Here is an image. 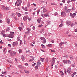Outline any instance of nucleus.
Returning a JSON list of instances; mask_svg holds the SVG:
<instances>
[{"mask_svg":"<svg viewBox=\"0 0 77 77\" xmlns=\"http://www.w3.org/2000/svg\"><path fill=\"white\" fill-rule=\"evenodd\" d=\"M63 25V24L61 23L60 25H59V26L60 27H62Z\"/></svg>","mask_w":77,"mask_h":77,"instance_id":"obj_37","label":"nucleus"},{"mask_svg":"<svg viewBox=\"0 0 77 77\" xmlns=\"http://www.w3.org/2000/svg\"><path fill=\"white\" fill-rule=\"evenodd\" d=\"M22 52H23V51L21 49H19V53H22Z\"/></svg>","mask_w":77,"mask_h":77,"instance_id":"obj_27","label":"nucleus"},{"mask_svg":"<svg viewBox=\"0 0 77 77\" xmlns=\"http://www.w3.org/2000/svg\"><path fill=\"white\" fill-rule=\"evenodd\" d=\"M64 9H65V11H67V10H68V8L66 6H65Z\"/></svg>","mask_w":77,"mask_h":77,"instance_id":"obj_26","label":"nucleus"},{"mask_svg":"<svg viewBox=\"0 0 77 77\" xmlns=\"http://www.w3.org/2000/svg\"><path fill=\"white\" fill-rule=\"evenodd\" d=\"M17 3H19L17 4V6H19L20 5H21V2H22V1L21 0H17Z\"/></svg>","mask_w":77,"mask_h":77,"instance_id":"obj_2","label":"nucleus"},{"mask_svg":"<svg viewBox=\"0 0 77 77\" xmlns=\"http://www.w3.org/2000/svg\"><path fill=\"white\" fill-rule=\"evenodd\" d=\"M42 24H41V25H39V26H38V27H42Z\"/></svg>","mask_w":77,"mask_h":77,"instance_id":"obj_41","label":"nucleus"},{"mask_svg":"<svg viewBox=\"0 0 77 77\" xmlns=\"http://www.w3.org/2000/svg\"><path fill=\"white\" fill-rule=\"evenodd\" d=\"M25 73H26V74H29V71H25Z\"/></svg>","mask_w":77,"mask_h":77,"instance_id":"obj_35","label":"nucleus"},{"mask_svg":"<svg viewBox=\"0 0 77 77\" xmlns=\"http://www.w3.org/2000/svg\"><path fill=\"white\" fill-rule=\"evenodd\" d=\"M76 15V14L75 13H73L72 14V18H74L75 16Z\"/></svg>","mask_w":77,"mask_h":77,"instance_id":"obj_17","label":"nucleus"},{"mask_svg":"<svg viewBox=\"0 0 77 77\" xmlns=\"http://www.w3.org/2000/svg\"><path fill=\"white\" fill-rule=\"evenodd\" d=\"M30 53V50H26V53Z\"/></svg>","mask_w":77,"mask_h":77,"instance_id":"obj_36","label":"nucleus"},{"mask_svg":"<svg viewBox=\"0 0 77 77\" xmlns=\"http://www.w3.org/2000/svg\"><path fill=\"white\" fill-rule=\"evenodd\" d=\"M21 59H22V60H23V61H24V57L23 56H22Z\"/></svg>","mask_w":77,"mask_h":77,"instance_id":"obj_24","label":"nucleus"},{"mask_svg":"<svg viewBox=\"0 0 77 77\" xmlns=\"http://www.w3.org/2000/svg\"><path fill=\"white\" fill-rule=\"evenodd\" d=\"M29 18V17L28 16H26L23 17V20L24 21H26V20H27V18Z\"/></svg>","mask_w":77,"mask_h":77,"instance_id":"obj_6","label":"nucleus"},{"mask_svg":"<svg viewBox=\"0 0 77 77\" xmlns=\"http://www.w3.org/2000/svg\"><path fill=\"white\" fill-rule=\"evenodd\" d=\"M66 23L67 25V26H69V25H70V24H71V22L69 21H67L66 22Z\"/></svg>","mask_w":77,"mask_h":77,"instance_id":"obj_11","label":"nucleus"},{"mask_svg":"<svg viewBox=\"0 0 77 77\" xmlns=\"http://www.w3.org/2000/svg\"><path fill=\"white\" fill-rule=\"evenodd\" d=\"M57 14H58L57 12H55V13L54 14L55 15H57Z\"/></svg>","mask_w":77,"mask_h":77,"instance_id":"obj_50","label":"nucleus"},{"mask_svg":"<svg viewBox=\"0 0 77 77\" xmlns=\"http://www.w3.org/2000/svg\"><path fill=\"white\" fill-rule=\"evenodd\" d=\"M69 57L71 60H72V59H73V57H72V56L70 55Z\"/></svg>","mask_w":77,"mask_h":77,"instance_id":"obj_25","label":"nucleus"},{"mask_svg":"<svg viewBox=\"0 0 77 77\" xmlns=\"http://www.w3.org/2000/svg\"><path fill=\"white\" fill-rule=\"evenodd\" d=\"M41 39H42V40H43V44H45L46 42V40H45V38L44 37H42L41 38Z\"/></svg>","mask_w":77,"mask_h":77,"instance_id":"obj_4","label":"nucleus"},{"mask_svg":"<svg viewBox=\"0 0 77 77\" xmlns=\"http://www.w3.org/2000/svg\"><path fill=\"white\" fill-rule=\"evenodd\" d=\"M75 32H77V29H75Z\"/></svg>","mask_w":77,"mask_h":77,"instance_id":"obj_64","label":"nucleus"},{"mask_svg":"<svg viewBox=\"0 0 77 77\" xmlns=\"http://www.w3.org/2000/svg\"><path fill=\"white\" fill-rule=\"evenodd\" d=\"M30 31H28L27 32H25V34H26V33H30Z\"/></svg>","mask_w":77,"mask_h":77,"instance_id":"obj_44","label":"nucleus"},{"mask_svg":"<svg viewBox=\"0 0 77 77\" xmlns=\"http://www.w3.org/2000/svg\"><path fill=\"white\" fill-rule=\"evenodd\" d=\"M72 13H71L70 14V16L72 17Z\"/></svg>","mask_w":77,"mask_h":77,"instance_id":"obj_59","label":"nucleus"},{"mask_svg":"<svg viewBox=\"0 0 77 77\" xmlns=\"http://www.w3.org/2000/svg\"><path fill=\"white\" fill-rule=\"evenodd\" d=\"M22 9H23L25 11H28L27 8L26 7L25 8H24L23 7H22Z\"/></svg>","mask_w":77,"mask_h":77,"instance_id":"obj_7","label":"nucleus"},{"mask_svg":"<svg viewBox=\"0 0 77 77\" xmlns=\"http://www.w3.org/2000/svg\"><path fill=\"white\" fill-rule=\"evenodd\" d=\"M37 21L38 22V23H39L40 22H41V20H39V19H38L37 20Z\"/></svg>","mask_w":77,"mask_h":77,"instance_id":"obj_33","label":"nucleus"},{"mask_svg":"<svg viewBox=\"0 0 77 77\" xmlns=\"http://www.w3.org/2000/svg\"><path fill=\"white\" fill-rule=\"evenodd\" d=\"M5 6H4L2 5L1 6V9L2 10H4V9H5Z\"/></svg>","mask_w":77,"mask_h":77,"instance_id":"obj_19","label":"nucleus"},{"mask_svg":"<svg viewBox=\"0 0 77 77\" xmlns=\"http://www.w3.org/2000/svg\"><path fill=\"white\" fill-rule=\"evenodd\" d=\"M73 74H74V75H77V72H74L73 73Z\"/></svg>","mask_w":77,"mask_h":77,"instance_id":"obj_49","label":"nucleus"},{"mask_svg":"<svg viewBox=\"0 0 77 77\" xmlns=\"http://www.w3.org/2000/svg\"><path fill=\"white\" fill-rule=\"evenodd\" d=\"M30 4H29H29H28V5H27V7H28V8H29V6H30Z\"/></svg>","mask_w":77,"mask_h":77,"instance_id":"obj_53","label":"nucleus"},{"mask_svg":"<svg viewBox=\"0 0 77 77\" xmlns=\"http://www.w3.org/2000/svg\"><path fill=\"white\" fill-rule=\"evenodd\" d=\"M35 65H36V63H35L34 64L32 65V66H34Z\"/></svg>","mask_w":77,"mask_h":77,"instance_id":"obj_47","label":"nucleus"},{"mask_svg":"<svg viewBox=\"0 0 77 77\" xmlns=\"http://www.w3.org/2000/svg\"><path fill=\"white\" fill-rule=\"evenodd\" d=\"M74 25H75V24H74L72 23L71 26V27H72L73 26H74Z\"/></svg>","mask_w":77,"mask_h":77,"instance_id":"obj_60","label":"nucleus"},{"mask_svg":"<svg viewBox=\"0 0 77 77\" xmlns=\"http://www.w3.org/2000/svg\"><path fill=\"white\" fill-rule=\"evenodd\" d=\"M63 63H64V64H67V63L68 62V60H63Z\"/></svg>","mask_w":77,"mask_h":77,"instance_id":"obj_9","label":"nucleus"},{"mask_svg":"<svg viewBox=\"0 0 77 77\" xmlns=\"http://www.w3.org/2000/svg\"><path fill=\"white\" fill-rule=\"evenodd\" d=\"M26 30H28V31H30V30H31V29L29 28H27L26 29Z\"/></svg>","mask_w":77,"mask_h":77,"instance_id":"obj_34","label":"nucleus"},{"mask_svg":"<svg viewBox=\"0 0 77 77\" xmlns=\"http://www.w3.org/2000/svg\"><path fill=\"white\" fill-rule=\"evenodd\" d=\"M10 34L14 36V32H11Z\"/></svg>","mask_w":77,"mask_h":77,"instance_id":"obj_31","label":"nucleus"},{"mask_svg":"<svg viewBox=\"0 0 77 77\" xmlns=\"http://www.w3.org/2000/svg\"><path fill=\"white\" fill-rule=\"evenodd\" d=\"M48 47H51L52 46H53V45L52 44H48Z\"/></svg>","mask_w":77,"mask_h":77,"instance_id":"obj_23","label":"nucleus"},{"mask_svg":"<svg viewBox=\"0 0 77 77\" xmlns=\"http://www.w3.org/2000/svg\"><path fill=\"white\" fill-rule=\"evenodd\" d=\"M56 59V58H53L52 60H51V65L52 66H53V65H54V62H55V60Z\"/></svg>","mask_w":77,"mask_h":77,"instance_id":"obj_1","label":"nucleus"},{"mask_svg":"<svg viewBox=\"0 0 77 77\" xmlns=\"http://www.w3.org/2000/svg\"><path fill=\"white\" fill-rule=\"evenodd\" d=\"M38 67H39L38 66H36L35 67V69H38Z\"/></svg>","mask_w":77,"mask_h":77,"instance_id":"obj_39","label":"nucleus"},{"mask_svg":"<svg viewBox=\"0 0 77 77\" xmlns=\"http://www.w3.org/2000/svg\"><path fill=\"white\" fill-rule=\"evenodd\" d=\"M72 11H74V10H75V9L73 7L72 9Z\"/></svg>","mask_w":77,"mask_h":77,"instance_id":"obj_58","label":"nucleus"},{"mask_svg":"<svg viewBox=\"0 0 77 77\" xmlns=\"http://www.w3.org/2000/svg\"><path fill=\"white\" fill-rule=\"evenodd\" d=\"M61 15L62 17H65L66 15V13L65 12H62Z\"/></svg>","mask_w":77,"mask_h":77,"instance_id":"obj_5","label":"nucleus"},{"mask_svg":"<svg viewBox=\"0 0 77 77\" xmlns=\"http://www.w3.org/2000/svg\"><path fill=\"white\" fill-rule=\"evenodd\" d=\"M41 23L42 24H44V22L43 21H41Z\"/></svg>","mask_w":77,"mask_h":77,"instance_id":"obj_63","label":"nucleus"},{"mask_svg":"<svg viewBox=\"0 0 77 77\" xmlns=\"http://www.w3.org/2000/svg\"><path fill=\"white\" fill-rule=\"evenodd\" d=\"M39 12H40V10H39V9H38V11H37V14H38H38H39Z\"/></svg>","mask_w":77,"mask_h":77,"instance_id":"obj_29","label":"nucleus"},{"mask_svg":"<svg viewBox=\"0 0 77 77\" xmlns=\"http://www.w3.org/2000/svg\"><path fill=\"white\" fill-rule=\"evenodd\" d=\"M68 33H69V32H66V35H67V34H68Z\"/></svg>","mask_w":77,"mask_h":77,"instance_id":"obj_61","label":"nucleus"},{"mask_svg":"<svg viewBox=\"0 0 77 77\" xmlns=\"http://www.w3.org/2000/svg\"><path fill=\"white\" fill-rule=\"evenodd\" d=\"M17 45V43L15 42H13V47H15V46Z\"/></svg>","mask_w":77,"mask_h":77,"instance_id":"obj_10","label":"nucleus"},{"mask_svg":"<svg viewBox=\"0 0 77 77\" xmlns=\"http://www.w3.org/2000/svg\"><path fill=\"white\" fill-rule=\"evenodd\" d=\"M41 65V62H38L37 64V66H40Z\"/></svg>","mask_w":77,"mask_h":77,"instance_id":"obj_12","label":"nucleus"},{"mask_svg":"<svg viewBox=\"0 0 77 77\" xmlns=\"http://www.w3.org/2000/svg\"><path fill=\"white\" fill-rule=\"evenodd\" d=\"M8 47H11V45L10 44H9L8 45Z\"/></svg>","mask_w":77,"mask_h":77,"instance_id":"obj_57","label":"nucleus"},{"mask_svg":"<svg viewBox=\"0 0 77 77\" xmlns=\"http://www.w3.org/2000/svg\"><path fill=\"white\" fill-rule=\"evenodd\" d=\"M18 67H19V68H22V66H21V65H19L18 66Z\"/></svg>","mask_w":77,"mask_h":77,"instance_id":"obj_56","label":"nucleus"},{"mask_svg":"<svg viewBox=\"0 0 77 77\" xmlns=\"http://www.w3.org/2000/svg\"><path fill=\"white\" fill-rule=\"evenodd\" d=\"M67 72H68L69 73L71 71V68H69L67 69Z\"/></svg>","mask_w":77,"mask_h":77,"instance_id":"obj_8","label":"nucleus"},{"mask_svg":"<svg viewBox=\"0 0 77 77\" xmlns=\"http://www.w3.org/2000/svg\"><path fill=\"white\" fill-rule=\"evenodd\" d=\"M8 53H11V52H12V51H11V50H9L8 51Z\"/></svg>","mask_w":77,"mask_h":77,"instance_id":"obj_51","label":"nucleus"},{"mask_svg":"<svg viewBox=\"0 0 77 77\" xmlns=\"http://www.w3.org/2000/svg\"><path fill=\"white\" fill-rule=\"evenodd\" d=\"M44 59L40 57V60L42 62H44Z\"/></svg>","mask_w":77,"mask_h":77,"instance_id":"obj_28","label":"nucleus"},{"mask_svg":"<svg viewBox=\"0 0 77 77\" xmlns=\"http://www.w3.org/2000/svg\"><path fill=\"white\" fill-rule=\"evenodd\" d=\"M7 22L8 24L10 23V20H9V19L8 18L7 19Z\"/></svg>","mask_w":77,"mask_h":77,"instance_id":"obj_18","label":"nucleus"},{"mask_svg":"<svg viewBox=\"0 0 77 77\" xmlns=\"http://www.w3.org/2000/svg\"><path fill=\"white\" fill-rule=\"evenodd\" d=\"M28 18V20L29 21H30L31 20V18Z\"/></svg>","mask_w":77,"mask_h":77,"instance_id":"obj_42","label":"nucleus"},{"mask_svg":"<svg viewBox=\"0 0 77 77\" xmlns=\"http://www.w3.org/2000/svg\"><path fill=\"white\" fill-rule=\"evenodd\" d=\"M10 9V8L9 7H5V11H7V10H9Z\"/></svg>","mask_w":77,"mask_h":77,"instance_id":"obj_14","label":"nucleus"},{"mask_svg":"<svg viewBox=\"0 0 77 77\" xmlns=\"http://www.w3.org/2000/svg\"><path fill=\"white\" fill-rule=\"evenodd\" d=\"M17 16H18V17H20L21 16V14L19 13H17Z\"/></svg>","mask_w":77,"mask_h":77,"instance_id":"obj_16","label":"nucleus"},{"mask_svg":"<svg viewBox=\"0 0 77 77\" xmlns=\"http://www.w3.org/2000/svg\"><path fill=\"white\" fill-rule=\"evenodd\" d=\"M70 11H71V10L68 9L67 11H66V13H69V12H70Z\"/></svg>","mask_w":77,"mask_h":77,"instance_id":"obj_21","label":"nucleus"},{"mask_svg":"<svg viewBox=\"0 0 77 77\" xmlns=\"http://www.w3.org/2000/svg\"><path fill=\"white\" fill-rule=\"evenodd\" d=\"M64 43H65L64 42H63L60 43L59 45V46H60V47H61L62 46V45H63V44Z\"/></svg>","mask_w":77,"mask_h":77,"instance_id":"obj_15","label":"nucleus"},{"mask_svg":"<svg viewBox=\"0 0 77 77\" xmlns=\"http://www.w3.org/2000/svg\"><path fill=\"white\" fill-rule=\"evenodd\" d=\"M10 30V29H9V28H7V29H6V31H9Z\"/></svg>","mask_w":77,"mask_h":77,"instance_id":"obj_46","label":"nucleus"},{"mask_svg":"<svg viewBox=\"0 0 77 77\" xmlns=\"http://www.w3.org/2000/svg\"><path fill=\"white\" fill-rule=\"evenodd\" d=\"M48 13H46L44 14V16L45 17H48Z\"/></svg>","mask_w":77,"mask_h":77,"instance_id":"obj_22","label":"nucleus"},{"mask_svg":"<svg viewBox=\"0 0 77 77\" xmlns=\"http://www.w3.org/2000/svg\"><path fill=\"white\" fill-rule=\"evenodd\" d=\"M16 54V52H15L14 51H12L11 53L10 56L12 57L14 56H15Z\"/></svg>","mask_w":77,"mask_h":77,"instance_id":"obj_3","label":"nucleus"},{"mask_svg":"<svg viewBox=\"0 0 77 77\" xmlns=\"http://www.w3.org/2000/svg\"><path fill=\"white\" fill-rule=\"evenodd\" d=\"M14 13H12L11 14V17H14Z\"/></svg>","mask_w":77,"mask_h":77,"instance_id":"obj_40","label":"nucleus"},{"mask_svg":"<svg viewBox=\"0 0 77 77\" xmlns=\"http://www.w3.org/2000/svg\"><path fill=\"white\" fill-rule=\"evenodd\" d=\"M48 62V58H47L46 59V62H47V63Z\"/></svg>","mask_w":77,"mask_h":77,"instance_id":"obj_38","label":"nucleus"},{"mask_svg":"<svg viewBox=\"0 0 77 77\" xmlns=\"http://www.w3.org/2000/svg\"><path fill=\"white\" fill-rule=\"evenodd\" d=\"M2 14H1L0 15V18H2Z\"/></svg>","mask_w":77,"mask_h":77,"instance_id":"obj_52","label":"nucleus"},{"mask_svg":"<svg viewBox=\"0 0 77 77\" xmlns=\"http://www.w3.org/2000/svg\"><path fill=\"white\" fill-rule=\"evenodd\" d=\"M19 29L20 31H21V29H22V28H21V27H19Z\"/></svg>","mask_w":77,"mask_h":77,"instance_id":"obj_45","label":"nucleus"},{"mask_svg":"<svg viewBox=\"0 0 77 77\" xmlns=\"http://www.w3.org/2000/svg\"><path fill=\"white\" fill-rule=\"evenodd\" d=\"M43 12L44 13H45V12L47 11V10L45 8H44L43 10Z\"/></svg>","mask_w":77,"mask_h":77,"instance_id":"obj_20","label":"nucleus"},{"mask_svg":"<svg viewBox=\"0 0 77 77\" xmlns=\"http://www.w3.org/2000/svg\"><path fill=\"white\" fill-rule=\"evenodd\" d=\"M20 45H21V44H22V41L21 40L20 41Z\"/></svg>","mask_w":77,"mask_h":77,"instance_id":"obj_43","label":"nucleus"},{"mask_svg":"<svg viewBox=\"0 0 77 77\" xmlns=\"http://www.w3.org/2000/svg\"><path fill=\"white\" fill-rule=\"evenodd\" d=\"M63 57H66V58H68V56L64 55L63 56Z\"/></svg>","mask_w":77,"mask_h":77,"instance_id":"obj_32","label":"nucleus"},{"mask_svg":"<svg viewBox=\"0 0 77 77\" xmlns=\"http://www.w3.org/2000/svg\"><path fill=\"white\" fill-rule=\"evenodd\" d=\"M0 43L2 44H3V42H2V40L0 42Z\"/></svg>","mask_w":77,"mask_h":77,"instance_id":"obj_62","label":"nucleus"},{"mask_svg":"<svg viewBox=\"0 0 77 77\" xmlns=\"http://www.w3.org/2000/svg\"><path fill=\"white\" fill-rule=\"evenodd\" d=\"M8 37H9V38H13L14 37V36L11 34L9 35Z\"/></svg>","mask_w":77,"mask_h":77,"instance_id":"obj_13","label":"nucleus"},{"mask_svg":"<svg viewBox=\"0 0 77 77\" xmlns=\"http://www.w3.org/2000/svg\"><path fill=\"white\" fill-rule=\"evenodd\" d=\"M67 62L69 63H71V61H70L69 60L67 61Z\"/></svg>","mask_w":77,"mask_h":77,"instance_id":"obj_54","label":"nucleus"},{"mask_svg":"<svg viewBox=\"0 0 77 77\" xmlns=\"http://www.w3.org/2000/svg\"><path fill=\"white\" fill-rule=\"evenodd\" d=\"M17 39L18 41H20V37H18Z\"/></svg>","mask_w":77,"mask_h":77,"instance_id":"obj_48","label":"nucleus"},{"mask_svg":"<svg viewBox=\"0 0 77 77\" xmlns=\"http://www.w3.org/2000/svg\"><path fill=\"white\" fill-rule=\"evenodd\" d=\"M51 52H53V53H54V52H55V51H54V50H51Z\"/></svg>","mask_w":77,"mask_h":77,"instance_id":"obj_55","label":"nucleus"},{"mask_svg":"<svg viewBox=\"0 0 77 77\" xmlns=\"http://www.w3.org/2000/svg\"><path fill=\"white\" fill-rule=\"evenodd\" d=\"M41 46H42V48H45V46H44V45H43V44H42L41 45Z\"/></svg>","mask_w":77,"mask_h":77,"instance_id":"obj_30","label":"nucleus"}]
</instances>
